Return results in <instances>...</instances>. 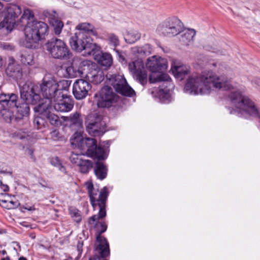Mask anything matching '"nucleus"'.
<instances>
[{"mask_svg":"<svg viewBox=\"0 0 260 260\" xmlns=\"http://www.w3.org/2000/svg\"><path fill=\"white\" fill-rule=\"evenodd\" d=\"M21 13L20 6L10 5L7 8V13L2 22L0 23V28H5L10 32L17 24L16 18ZM34 15L29 9L24 10L19 22L21 25L25 26V40L24 46L27 48H35L38 43L45 39L48 34V26L46 23L34 20Z\"/></svg>","mask_w":260,"mask_h":260,"instance_id":"nucleus-1","label":"nucleus"},{"mask_svg":"<svg viewBox=\"0 0 260 260\" xmlns=\"http://www.w3.org/2000/svg\"><path fill=\"white\" fill-rule=\"evenodd\" d=\"M227 80L213 72H203L189 76L185 85L184 92L192 95L209 94L212 89L225 91Z\"/></svg>","mask_w":260,"mask_h":260,"instance_id":"nucleus-2","label":"nucleus"},{"mask_svg":"<svg viewBox=\"0 0 260 260\" xmlns=\"http://www.w3.org/2000/svg\"><path fill=\"white\" fill-rule=\"evenodd\" d=\"M229 110H230L231 114L239 116L247 114L253 117H260L259 110L254 103L229 83Z\"/></svg>","mask_w":260,"mask_h":260,"instance_id":"nucleus-3","label":"nucleus"},{"mask_svg":"<svg viewBox=\"0 0 260 260\" xmlns=\"http://www.w3.org/2000/svg\"><path fill=\"white\" fill-rule=\"evenodd\" d=\"M85 186L87 190L92 207L94 209L96 206L99 207L98 214L92 216L88 220L89 224L93 225L98 220L103 219L106 216V204L109 191L108 188L105 186L99 192V189L94 188L93 183L90 181L86 182Z\"/></svg>","mask_w":260,"mask_h":260,"instance_id":"nucleus-4","label":"nucleus"},{"mask_svg":"<svg viewBox=\"0 0 260 260\" xmlns=\"http://www.w3.org/2000/svg\"><path fill=\"white\" fill-rule=\"evenodd\" d=\"M72 145L86 151L87 155L97 158L98 160H104L107 155L103 148L98 146L94 139L83 138L80 133L76 132L71 139Z\"/></svg>","mask_w":260,"mask_h":260,"instance_id":"nucleus-5","label":"nucleus"},{"mask_svg":"<svg viewBox=\"0 0 260 260\" xmlns=\"http://www.w3.org/2000/svg\"><path fill=\"white\" fill-rule=\"evenodd\" d=\"M146 66L152 72L149 77L150 83L165 82V83L167 84L166 87L171 84V79L168 74L162 73L168 67L166 59L153 56L148 58Z\"/></svg>","mask_w":260,"mask_h":260,"instance_id":"nucleus-6","label":"nucleus"},{"mask_svg":"<svg viewBox=\"0 0 260 260\" xmlns=\"http://www.w3.org/2000/svg\"><path fill=\"white\" fill-rule=\"evenodd\" d=\"M70 44L72 49L78 52L85 51V54L90 55L98 49V46L93 43L91 37L76 32L70 39Z\"/></svg>","mask_w":260,"mask_h":260,"instance_id":"nucleus-7","label":"nucleus"},{"mask_svg":"<svg viewBox=\"0 0 260 260\" xmlns=\"http://www.w3.org/2000/svg\"><path fill=\"white\" fill-rule=\"evenodd\" d=\"M45 46L49 54L54 58L67 60L72 56L68 46L61 39L53 38L47 41Z\"/></svg>","mask_w":260,"mask_h":260,"instance_id":"nucleus-8","label":"nucleus"},{"mask_svg":"<svg viewBox=\"0 0 260 260\" xmlns=\"http://www.w3.org/2000/svg\"><path fill=\"white\" fill-rule=\"evenodd\" d=\"M94 99L99 108H109L114 106L119 100V96L110 86L103 87L94 94Z\"/></svg>","mask_w":260,"mask_h":260,"instance_id":"nucleus-9","label":"nucleus"},{"mask_svg":"<svg viewBox=\"0 0 260 260\" xmlns=\"http://www.w3.org/2000/svg\"><path fill=\"white\" fill-rule=\"evenodd\" d=\"M106 83L113 86L116 91L122 95L132 97L135 95V91L127 84L122 75L108 74Z\"/></svg>","mask_w":260,"mask_h":260,"instance_id":"nucleus-10","label":"nucleus"},{"mask_svg":"<svg viewBox=\"0 0 260 260\" xmlns=\"http://www.w3.org/2000/svg\"><path fill=\"white\" fill-rule=\"evenodd\" d=\"M85 124L87 132L92 136H101L105 132V123L102 116L96 112L88 114Z\"/></svg>","mask_w":260,"mask_h":260,"instance_id":"nucleus-11","label":"nucleus"},{"mask_svg":"<svg viewBox=\"0 0 260 260\" xmlns=\"http://www.w3.org/2000/svg\"><path fill=\"white\" fill-rule=\"evenodd\" d=\"M40 89L43 96L45 98L41 103H44L47 100H49L51 104H53L52 100L59 98V91L57 90V81L53 78H44L40 85Z\"/></svg>","mask_w":260,"mask_h":260,"instance_id":"nucleus-12","label":"nucleus"},{"mask_svg":"<svg viewBox=\"0 0 260 260\" xmlns=\"http://www.w3.org/2000/svg\"><path fill=\"white\" fill-rule=\"evenodd\" d=\"M20 93L22 100L31 105L37 104L41 99L39 86L30 82L20 84Z\"/></svg>","mask_w":260,"mask_h":260,"instance_id":"nucleus-13","label":"nucleus"},{"mask_svg":"<svg viewBox=\"0 0 260 260\" xmlns=\"http://www.w3.org/2000/svg\"><path fill=\"white\" fill-rule=\"evenodd\" d=\"M182 23L176 17L169 18L160 24L157 28L161 35L173 37L179 34L182 30Z\"/></svg>","mask_w":260,"mask_h":260,"instance_id":"nucleus-14","label":"nucleus"},{"mask_svg":"<svg viewBox=\"0 0 260 260\" xmlns=\"http://www.w3.org/2000/svg\"><path fill=\"white\" fill-rule=\"evenodd\" d=\"M34 109L35 111L48 119L52 125L57 126L61 124L59 117L52 113V104H51L49 100H47L44 103H40Z\"/></svg>","mask_w":260,"mask_h":260,"instance_id":"nucleus-15","label":"nucleus"},{"mask_svg":"<svg viewBox=\"0 0 260 260\" xmlns=\"http://www.w3.org/2000/svg\"><path fill=\"white\" fill-rule=\"evenodd\" d=\"M128 69L136 80L143 86L147 83V73L142 61L136 60L129 63Z\"/></svg>","mask_w":260,"mask_h":260,"instance_id":"nucleus-16","label":"nucleus"},{"mask_svg":"<svg viewBox=\"0 0 260 260\" xmlns=\"http://www.w3.org/2000/svg\"><path fill=\"white\" fill-rule=\"evenodd\" d=\"M100 224L101 230L98 231L96 236V241L99 242L95 250L100 254L103 258L106 257L110 254L109 247L106 238L101 236L107 229V225L105 222H97L96 224Z\"/></svg>","mask_w":260,"mask_h":260,"instance_id":"nucleus-17","label":"nucleus"},{"mask_svg":"<svg viewBox=\"0 0 260 260\" xmlns=\"http://www.w3.org/2000/svg\"><path fill=\"white\" fill-rule=\"evenodd\" d=\"M91 89L89 82L84 79L77 80L73 84V94L76 100H81L85 99Z\"/></svg>","mask_w":260,"mask_h":260,"instance_id":"nucleus-18","label":"nucleus"},{"mask_svg":"<svg viewBox=\"0 0 260 260\" xmlns=\"http://www.w3.org/2000/svg\"><path fill=\"white\" fill-rule=\"evenodd\" d=\"M8 67L6 70V74L11 77L15 79L19 86H20L21 82L20 80L22 77V68L20 65L17 64L13 57L9 58Z\"/></svg>","mask_w":260,"mask_h":260,"instance_id":"nucleus-19","label":"nucleus"},{"mask_svg":"<svg viewBox=\"0 0 260 260\" xmlns=\"http://www.w3.org/2000/svg\"><path fill=\"white\" fill-rule=\"evenodd\" d=\"M90 55L94 56V58L99 64L106 68L111 66L113 63V58L111 55L108 53H103L100 51V47L98 46V49L94 51V53H91Z\"/></svg>","mask_w":260,"mask_h":260,"instance_id":"nucleus-20","label":"nucleus"},{"mask_svg":"<svg viewBox=\"0 0 260 260\" xmlns=\"http://www.w3.org/2000/svg\"><path fill=\"white\" fill-rule=\"evenodd\" d=\"M64 121L71 128L75 131L80 130L83 127V119L81 114L76 112L69 116H63Z\"/></svg>","mask_w":260,"mask_h":260,"instance_id":"nucleus-21","label":"nucleus"},{"mask_svg":"<svg viewBox=\"0 0 260 260\" xmlns=\"http://www.w3.org/2000/svg\"><path fill=\"white\" fill-rule=\"evenodd\" d=\"M53 101V108L58 112H67L70 111L73 108L72 101L67 97H60L58 99H54Z\"/></svg>","mask_w":260,"mask_h":260,"instance_id":"nucleus-22","label":"nucleus"},{"mask_svg":"<svg viewBox=\"0 0 260 260\" xmlns=\"http://www.w3.org/2000/svg\"><path fill=\"white\" fill-rule=\"evenodd\" d=\"M19 102L18 96L16 94H0V108H16Z\"/></svg>","mask_w":260,"mask_h":260,"instance_id":"nucleus-23","label":"nucleus"},{"mask_svg":"<svg viewBox=\"0 0 260 260\" xmlns=\"http://www.w3.org/2000/svg\"><path fill=\"white\" fill-rule=\"evenodd\" d=\"M1 113L3 119L7 123H12L18 126H22L23 119L19 116H14L13 112L7 108H2Z\"/></svg>","mask_w":260,"mask_h":260,"instance_id":"nucleus-24","label":"nucleus"},{"mask_svg":"<svg viewBox=\"0 0 260 260\" xmlns=\"http://www.w3.org/2000/svg\"><path fill=\"white\" fill-rule=\"evenodd\" d=\"M75 29L76 32L82 34L85 37H91V36H98V32L94 26L88 22L80 23L76 25Z\"/></svg>","mask_w":260,"mask_h":260,"instance_id":"nucleus-25","label":"nucleus"},{"mask_svg":"<svg viewBox=\"0 0 260 260\" xmlns=\"http://www.w3.org/2000/svg\"><path fill=\"white\" fill-rule=\"evenodd\" d=\"M29 104H30L25 101L21 103L19 102L16 107L17 110V116H19V118L23 120L22 125L27 124L28 122L27 117L29 114L30 112Z\"/></svg>","mask_w":260,"mask_h":260,"instance_id":"nucleus-26","label":"nucleus"},{"mask_svg":"<svg viewBox=\"0 0 260 260\" xmlns=\"http://www.w3.org/2000/svg\"><path fill=\"white\" fill-rule=\"evenodd\" d=\"M49 21L53 27L54 32L56 35H59L63 26V22L58 20L57 17V14L55 12L53 11L48 13Z\"/></svg>","mask_w":260,"mask_h":260,"instance_id":"nucleus-27","label":"nucleus"},{"mask_svg":"<svg viewBox=\"0 0 260 260\" xmlns=\"http://www.w3.org/2000/svg\"><path fill=\"white\" fill-rule=\"evenodd\" d=\"M108 168L102 162L99 161L95 163L94 173L98 179L104 180L107 176Z\"/></svg>","mask_w":260,"mask_h":260,"instance_id":"nucleus-28","label":"nucleus"},{"mask_svg":"<svg viewBox=\"0 0 260 260\" xmlns=\"http://www.w3.org/2000/svg\"><path fill=\"white\" fill-rule=\"evenodd\" d=\"M172 70L174 76L181 80L189 73V68L185 65L172 66Z\"/></svg>","mask_w":260,"mask_h":260,"instance_id":"nucleus-29","label":"nucleus"},{"mask_svg":"<svg viewBox=\"0 0 260 260\" xmlns=\"http://www.w3.org/2000/svg\"><path fill=\"white\" fill-rule=\"evenodd\" d=\"M196 35V31L193 29L185 30L179 38L180 42L183 45H188L193 41Z\"/></svg>","mask_w":260,"mask_h":260,"instance_id":"nucleus-30","label":"nucleus"},{"mask_svg":"<svg viewBox=\"0 0 260 260\" xmlns=\"http://www.w3.org/2000/svg\"><path fill=\"white\" fill-rule=\"evenodd\" d=\"M70 84L71 81L67 80H62L58 82H57V90L59 91V98L68 96L67 93L63 92L69 90Z\"/></svg>","mask_w":260,"mask_h":260,"instance_id":"nucleus-31","label":"nucleus"},{"mask_svg":"<svg viewBox=\"0 0 260 260\" xmlns=\"http://www.w3.org/2000/svg\"><path fill=\"white\" fill-rule=\"evenodd\" d=\"M20 60L25 66H32L35 63L34 55L30 52L22 51L20 56Z\"/></svg>","mask_w":260,"mask_h":260,"instance_id":"nucleus-32","label":"nucleus"},{"mask_svg":"<svg viewBox=\"0 0 260 260\" xmlns=\"http://www.w3.org/2000/svg\"><path fill=\"white\" fill-rule=\"evenodd\" d=\"M86 76L96 84L100 83L104 79L103 73L100 70H94L91 71L86 74Z\"/></svg>","mask_w":260,"mask_h":260,"instance_id":"nucleus-33","label":"nucleus"},{"mask_svg":"<svg viewBox=\"0 0 260 260\" xmlns=\"http://www.w3.org/2000/svg\"><path fill=\"white\" fill-rule=\"evenodd\" d=\"M78 166L80 172L85 174L88 173L89 171L93 167L92 161L87 159H83Z\"/></svg>","mask_w":260,"mask_h":260,"instance_id":"nucleus-34","label":"nucleus"},{"mask_svg":"<svg viewBox=\"0 0 260 260\" xmlns=\"http://www.w3.org/2000/svg\"><path fill=\"white\" fill-rule=\"evenodd\" d=\"M141 38V34L137 31H134L128 32L125 38V41L129 43L132 44L139 40Z\"/></svg>","mask_w":260,"mask_h":260,"instance_id":"nucleus-35","label":"nucleus"},{"mask_svg":"<svg viewBox=\"0 0 260 260\" xmlns=\"http://www.w3.org/2000/svg\"><path fill=\"white\" fill-rule=\"evenodd\" d=\"M66 71L71 78H75L80 76L83 74L82 72L79 69H76L73 66H70L67 68Z\"/></svg>","mask_w":260,"mask_h":260,"instance_id":"nucleus-36","label":"nucleus"},{"mask_svg":"<svg viewBox=\"0 0 260 260\" xmlns=\"http://www.w3.org/2000/svg\"><path fill=\"white\" fill-rule=\"evenodd\" d=\"M51 139L55 141H62L64 140V138L61 136L59 132L57 130H54L50 133Z\"/></svg>","mask_w":260,"mask_h":260,"instance_id":"nucleus-37","label":"nucleus"},{"mask_svg":"<svg viewBox=\"0 0 260 260\" xmlns=\"http://www.w3.org/2000/svg\"><path fill=\"white\" fill-rule=\"evenodd\" d=\"M70 160L71 161L75 164H77L78 166L83 160L81 157V155L75 153H72L71 155L70 156Z\"/></svg>","mask_w":260,"mask_h":260,"instance_id":"nucleus-38","label":"nucleus"},{"mask_svg":"<svg viewBox=\"0 0 260 260\" xmlns=\"http://www.w3.org/2000/svg\"><path fill=\"white\" fill-rule=\"evenodd\" d=\"M51 163L52 165L57 167L61 172L65 171V168L62 165L58 157L52 158Z\"/></svg>","mask_w":260,"mask_h":260,"instance_id":"nucleus-39","label":"nucleus"},{"mask_svg":"<svg viewBox=\"0 0 260 260\" xmlns=\"http://www.w3.org/2000/svg\"><path fill=\"white\" fill-rule=\"evenodd\" d=\"M71 215L74 220L77 222H79L81 220V216L79 212V211L77 209H73L71 211Z\"/></svg>","mask_w":260,"mask_h":260,"instance_id":"nucleus-40","label":"nucleus"},{"mask_svg":"<svg viewBox=\"0 0 260 260\" xmlns=\"http://www.w3.org/2000/svg\"><path fill=\"white\" fill-rule=\"evenodd\" d=\"M109 40L110 44L113 45L114 47L118 46L119 44V41L118 37L114 34H110L109 36Z\"/></svg>","mask_w":260,"mask_h":260,"instance_id":"nucleus-41","label":"nucleus"},{"mask_svg":"<svg viewBox=\"0 0 260 260\" xmlns=\"http://www.w3.org/2000/svg\"><path fill=\"white\" fill-rule=\"evenodd\" d=\"M151 52V48L149 44H145L143 46V55H149Z\"/></svg>","mask_w":260,"mask_h":260,"instance_id":"nucleus-42","label":"nucleus"},{"mask_svg":"<svg viewBox=\"0 0 260 260\" xmlns=\"http://www.w3.org/2000/svg\"><path fill=\"white\" fill-rule=\"evenodd\" d=\"M1 47L4 50H13L14 47L7 43L1 44Z\"/></svg>","mask_w":260,"mask_h":260,"instance_id":"nucleus-43","label":"nucleus"},{"mask_svg":"<svg viewBox=\"0 0 260 260\" xmlns=\"http://www.w3.org/2000/svg\"><path fill=\"white\" fill-rule=\"evenodd\" d=\"M133 52L140 55H143V46L134 47L133 48Z\"/></svg>","mask_w":260,"mask_h":260,"instance_id":"nucleus-44","label":"nucleus"},{"mask_svg":"<svg viewBox=\"0 0 260 260\" xmlns=\"http://www.w3.org/2000/svg\"><path fill=\"white\" fill-rule=\"evenodd\" d=\"M0 187L4 191L6 192L9 190V187L7 185L4 184L1 180H0Z\"/></svg>","mask_w":260,"mask_h":260,"instance_id":"nucleus-45","label":"nucleus"},{"mask_svg":"<svg viewBox=\"0 0 260 260\" xmlns=\"http://www.w3.org/2000/svg\"><path fill=\"white\" fill-rule=\"evenodd\" d=\"M116 52L117 54V55H118L119 57V61L120 62H121L122 63H123V62L125 61V58L124 57V56L121 54L120 52H119V51L118 50H116Z\"/></svg>","mask_w":260,"mask_h":260,"instance_id":"nucleus-46","label":"nucleus"},{"mask_svg":"<svg viewBox=\"0 0 260 260\" xmlns=\"http://www.w3.org/2000/svg\"><path fill=\"white\" fill-rule=\"evenodd\" d=\"M34 123L35 124V125L37 126V128H39V126L40 125V122L39 121V118H36L34 120Z\"/></svg>","mask_w":260,"mask_h":260,"instance_id":"nucleus-47","label":"nucleus"},{"mask_svg":"<svg viewBox=\"0 0 260 260\" xmlns=\"http://www.w3.org/2000/svg\"><path fill=\"white\" fill-rule=\"evenodd\" d=\"M253 83L257 86H260V78H256L253 81Z\"/></svg>","mask_w":260,"mask_h":260,"instance_id":"nucleus-48","label":"nucleus"},{"mask_svg":"<svg viewBox=\"0 0 260 260\" xmlns=\"http://www.w3.org/2000/svg\"><path fill=\"white\" fill-rule=\"evenodd\" d=\"M9 203L10 204L9 206H7V208L8 209H11L14 208L15 206H16V205H14V202L12 201H10L9 202Z\"/></svg>","mask_w":260,"mask_h":260,"instance_id":"nucleus-49","label":"nucleus"},{"mask_svg":"<svg viewBox=\"0 0 260 260\" xmlns=\"http://www.w3.org/2000/svg\"><path fill=\"white\" fill-rule=\"evenodd\" d=\"M4 62L2 57L0 56V68H1L3 66Z\"/></svg>","mask_w":260,"mask_h":260,"instance_id":"nucleus-50","label":"nucleus"},{"mask_svg":"<svg viewBox=\"0 0 260 260\" xmlns=\"http://www.w3.org/2000/svg\"><path fill=\"white\" fill-rule=\"evenodd\" d=\"M29 151H30V155H31V157L32 158H34L33 152L31 150H29Z\"/></svg>","mask_w":260,"mask_h":260,"instance_id":"nucleus-51","label":"nucleus"},{"mask_svg":"<svg viewBox=\"0 0 260 260\" xmlns=\"http://www.w3.org/2000/svg\"><path fill=\"white\" fill-rule=\"evenodd\" d=\"M3 5L0 2V11L3 9Z\"/></svg>","mask_w":260,"mask_h":260,"instance_id":"nucleus-52","label":"nucleus"},{"mask_svg":"<svg viewBox=\"0 0 260 260\" xmlns=\"http://www.w3.org/2000/svg\"><path fill=\"white\" fill-rule=\"evenodd\" d=\"M25 209H27L28 210H33V209H32V208L31 207H30L29 208L25 207Z\"/></svg>","mask_w":260,"mask_h":260,"instance_id":"nucleus-53","label":"nucleus"},{"mask_svg":"<svg viewBox=\"0 0 260 260\" xmlns=\"http://www.w3.org/2000/svg\"><path fill=\"white\" fill-rule=\"evenodd\" d=\"M19 260H27V259L24 257H20L19 258Z\"/></svg>","mask_w":260,"mask_h":260,"instance_id":"nucleus-54","label":"nucleus"},{"mask_svg":"<svg viewBox=\"0 0 260 260\" xmlns=\"http://www.w3.org/2000/svg\"><path fill=\"white\" fill-rule=\"evenodd\" d=\"M0 252H2V253L3 254V255H5V254H6V251L4 250L2 251H0Z\"/></svg>","mask_w":260,"mask_h":260,"instance_id":"nucleus-55","label":"nucleus"},{"mask_svg":"<svg viewBox=\"0 0 260 260\" xmlns=\"http://www.w3.org/2000/svg\"><path fill=\"white\" fill-rule=\"evenodd\" d=\"M5 259H6V260H10V258H9V257L7 256L6 258H4L2 259V260H5Z\"/></svg>","mask_w":260,"mask_h":260,"instance_id":"nucleus-56","label":"nucleus"},{"mask_svg":"<svg viewBox=\"0 0 260 260\" xmlns=\"http://www.w3.org/2000/svg\"><path fill=\"white\" fill-rule=\"evenodd\" d=\"M161 90L165 92V91H167L168 90H169V89H165V88L164 89H160V91H161Z\"/></svg>","mask_w":260,"mask_h":260,"instance_id":"nucleus-57","label":"nucleus"},{"mask_svg":"<svg viewBox=\"0 0 260 260\" xmlns=\"http://www.w3.org/2000/svg\"><path fill=\"white\" fill-rule=\"evenodd\" d=\"M64 260H73V259L71 257H68L67 258H66Z\"/></svg>","mask_w":260,"mask_h":260,"instance_id":"nucleus-58","label":"nucleus"},{"mask_svg":"<svg viewBox=\"0 0 260 260\" xmlns=\"http://www.w3.org/2000/svg\"><path fill=\"white\" fill-rule=\"evenodd\" d=\"M2 202L4 203H7V201H5V200H2Z\"/></svg>","mask_w":260,"mask_h":260,"instance_id":"nucleus-59","label":"nucleus"}]
</instances>
